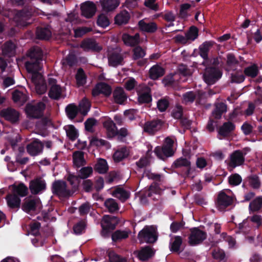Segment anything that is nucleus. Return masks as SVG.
<instances>
[{
    "instance_id": "24",
    "label": "nucleus",
    "mask_w": 262,
    "mask_h": 262,
    "mask_svg": "<svg viewBox=\"0 0 262 262\" xmlns=\"http://www.w3.org/2000/svg\"><path fill=\"white\" fill-rule=\"evenodd\" d=\"M113 96L115 102L119 104H124L127 98V95L121 87H117L113 93Z\"/></svg>"
},
{
    "instance_id": "48",
    "label": "nucleus",
    "mask_w": 262,
    "mask_h": 262,
    "mask_svg": "<svg viewBox=\"0 0 262 262\" xmlns=\"http://www.w3.org/2000/svg\"><path fill=\"white\" fill-rule=\"evenodd\" d=\"M244 74L251 78H255L256 77L259 73L258 67L256 64L247 67L245 68L244 70Z\"/></svg>"
},
{
    "instance_id": "44",
    "label": "nucleus",
    "mask_w": 262,
    "mask_h": 262,
    "mask_svg": "<svg viewBox=\"0 0 262 262\" xmlns=\"http://www.w3.org/2000/svg\"><path fill=\"white\" fill-rule=\"evenodd\" d=\"M65 111L68 117L73 120L77 116L79 110L76 105L71 103L66 106Z\"/></svg>"
},
{
    "instance_id": "53",
    "label": "nucleus",
    "mask_w": 262,
    "mask_h": 262,
    "mask_svg": "<svg viewBox=\"0 0 262 262\" xmlns=\"http://www.w3.org/2000/svg\"><path fill=\"white\" fill-rule=\"evenodd\" d=\"M191 5L188 3H185L180 5L179 17L182 19L188 17V11L190 10Z\"/></svg>"
},
{
    "instance_id": "27",
    "label": "nucleus",
    "mask_w": 262,
    "mask_h": 262,
    "mask_svg": "<svg viewBox=\"0 0 262 262\" xmlns=\"http://www.w3.org/2000/svg\"><path fill=\"white\" fill-rule=\"evenodd\" d=\"M214 42L213 41H206L201 44L199 48V54L203 59L204 61L208 58V53L210 49L214 45Z\"/></svg>"
},
{
    "instance_id": "13",
    "label": "nucleus",
    "mask_w": 262,
    "mask_h": 262,
    "mask_svg": "<svg viewBox=\"0 0 262 262\" xmlns=\"http://www.w3.org/2000/svg\"><path fill=\"white\" fill-rule=\"evenodd\" d=\"M0 116L11 123H16L19 121V113L11 107L2 109L0 111Z\"/></svg>"
},
{
    "instance_id": "49",
    "label": "nucleus",
    "mask_w": 262,
    "mask_h": 262,
    "mask_svg": "<svg viewBox=\"0 0 262 262\" xmlns=\"http://www.w3.org/2000/svg\"><path fill=\"white\" fill-rule=\"evenodd\" d=\"M262 207V196H258L251 202L249 208L253 212L258 211Z\"/></svg>"
},
{
    "instance_id": "28",
    "label": "nucleus",
    "mask_w": 262,
    "mask_h": 262,
    "mask_svg": "<svg viewBox=\"0 0 262 262\" xmlns=\"http://www.w3.org/2000/svg\"><path fill=\"white\" fill-rule=\"evenodd\" d=\"M235 128L234 124L230 121L226 122L219 128L218 134L219 135L226 137Z\"/></svg>"
},
{
    "instance_id": "60",
    "label": "nucleus",
    "mask_w": 262,
    "mask_h": 262,
    "mask_svg": "<svg viewBox=\"0 0 262 262\" xmlns=\"http://www.w3.org/2000/svg\"><path fill=\"white\" fill-rule=\"evenodd\" d=\"M108 257L110 262H126L125 258L116 254L114 251H111L108 254Z\"/></svg>"
},
{
    "instance_id": "18",
    "label": "nucleus",
    "mask_w": 262,
    "mask_h": 262,
    "mask_svg": "<svg viewBox=\"0 0 262 262\" xmlns=\"http://www.w3.org/2000/svg\"><path fill=\"white\" fill-rule=\"evenodd\" d=\"M46 188V183L44 180L40 178L32 180L30 182L29 189L33 194H38Z\"/></svg>"
},
{
    "instance_id": "43",
    "label": "nucleus",
    "mask_w": 262,
    "mask_h": 262,
    "mask_svg": "<svg viewBox=\"0 0 262 262\" xmlns=\"http://www.w3.org/2000/svg\"><path fill=\"white\" fill-rule=\"evenodd\" d=\"M172 99L168 96L161 98L157 101V108L160 112H165L169 107Z\"/></svg>"
},
{
    "instance_id": "7",
    "label": "nucleus",
    "mask_w": 262,
    "mask_h": 262,
    "mask_svg": "<svg viewBox=\"0 0 262 262\" xmlns=\"http://www.w3.org/2000/svg\"><path fill=\"white\" fill-rule=\"evenodd\" d=\"M172 168H183L181 175L184 177H189L191 170V162L190 161L183 157H181L176 159L171 165Z\"/></svg>"
},
{
    "instance_id": "8",
    "label": "nucleus",
    "mask_w": 262,
    "mask_h": 262,
    "mask_svg": "<svg viewBox=\"0 0 262 262\" xmlns=\"http://www.w3.org/2000/svg\"><path fill=\"white\" fill-rule=\"evenodd\" d=\"M164 123V121L160 119L146 121L143 126V131L149 135H154L161 129Z\"/></svg>"
},
{
    "instance_id": "32",
    "label": "nucleus",
    "mask_w": 262,
    "mask_h": 262,
    "mask_svg": "<svg viewBox=\"0 0 262 262\" xmlns=\"http://www.w3.org/2000/svg\"><path fill=\"white\" fill-rule=\"evenodd\" d=\"M100 3L102 9L107 12L113 11L119 5L118 0H101Z\"/></svg>"
},
{
    "instance_id": "51",
    "label": "nucleus",
    "mask_w": 262,
    "mask_h": 262,
    "mask_svg": "<svg viewBox=\"0 0 262 262\" xmlns=\"http://www.w3.org/2000/svg\"><path fill=\"white\" fill-rule=\"evenodd\" d=\"M66 130L67 136L71 141H74L78 138V131L73 125L67 126V128H66Z\"/></svg>"
},
{
    "instance_id": "61",
    "label": "nucleus",
    "mask_w": 262,
    "mask_h": 262,
    "mask_svg": "<svg viewBox=\"0 0 262 262\" xmlns=\"http://www.w3.org/2000/svg\"><path fill=\"white\" fill-rule=\"evenodd\" d=\"M145 55V52L140 46H137L133 49V58L134 60L142 58Z\"/></svg>"
},
{
    "instance_id": "63",
    "label": "nucleus",
    "mask_w": 262,
    "mask_h": 262,
    "mask_svg": "<svg viewBox=\"0 0 262 262\" xmlns=\"http://www.w3.org/2000/svg\"><path fill=\"white\" fill-rule=\"evenodd\" d=\"M196 95L193 91L186 92L183 95V98L186 103H192L196 98Z\"/></svg>"
},
{
    "instance_id": "25",
    "label": "nucleus",
    "mask_w": 262,
    "mask_h": 262,
    "mask_svg": "<svg viewBox=\"0 0 262 262\" xmlns=\"http://www.w3.org/2000/svg\"><path fill=\"white\" fill-rule=\"evenodd\" d=\"M155 254L153 249L149 246L142 247L138 253V258L142 261H146L151 258Z\"/></svg>"
},
{
    "instance_id": "46",
    "label": "nucleus",
    "mask_w": 262,
    "mask_h": 262,
    "mask_svg": "<svg viewBox=\"0 0 262 262\" xmlns=\"http://www.w3.org/2000/svg\"><path fill=\"white\" fill-rule=\"evenodd\" d=\"M86 75L83 69L79 68L75 75L77 84L78 86H83L86 82Z\"/></svg>"
},
{
    "instance_id": "56",
    "label": "nucleus",
    "mask_w": 262,
    "mask_h": 262,
    "mask_svg": "<svg viewBox=\"0 0 262 262\" xmlns=\"http://www.w3.org/2000/svg\"><path fill=\"white\" fill-rule=\"evenodd\" d=\"M245 79V76L242 73L241 71H237L231 75V82L232 83H240L243 82Z\"/></svg>"
},
{
    "instance_id": "33",
    "label": "nucleus",
    "mask_w": 262,
    "mask_h": 262,
    "mask_svg": "<svg viewBox=\"0 0 262 262\" xmlns=\"http://www.w3.org/2000/svg\"><path fill=\"white\" fill-rule=\"evenodd\" d=\"M16 47L12 41H7L2 46L3 54L5 56H11L15 54Z\"/></svg>"
},
{
    "instance_id": "62",
    "label": "nucleus",
    "mask_w": 262,
    "mask_h": 262,
    "mask_svg": "<svg viewBox=\"0 0 262 262\" xmlns=\"http://www.w3.org/2000/svg\"><path fill=\"white\" fill-rule=\"evenodd\" d=\"M242 177L237 173L231 174L228 178V182L230 185L237 186L242 182Z\"/></svg>"
},
{
    "instance_id": "40",
    "label": "nucleus",
    "mask_w": 262,
    "mask_h": 262,
    "mask_svg": "<svg viewBox=\"0 0 262 262\" xmlns=\"http://www.w3.org/2000/svg\"><path fill=\"white\" fill-rule=\"evenodd\" d=\"M130 233V231L117 230L112 234V241L114 242H117L126 239L128 237Z\"/></svg>"
},
{
    "instance_id": "9",
    "label": "nucleus",
    "mask_w": 262,
    "mask_h": 262,
    "mask_svg": "<svg viewBox=\"0 0 262 262\" xmlns=\"http://www.w3.org/2000/svg\"><path fill=\"white\" fill-rule=\"evenodd\" d=\"M233 201V196L228 195L224 191H221L218 194L216 204L219 210L222 211L232 205Z\"/></svg>"
},
{
    "instance_id": "36",
    "label": "nucleus",
    "mask_w": 262,
    "mask_h": 262,
    "mask_svg": "<svg viewBox=\"0 0 262 262\" xmlns=\"http://www.w3.org/2000/svg\"><path fill=\"white\" fill-rule=\"evenodd\" d=\"M37 201L35 199H28L22 204L21 208L27 213L35 211L37 208Z\"/></svg>"
},
{
    "instance_id": "39",
    "label": "nucleus",
    "mask_w": 262,
    "mask_h": 262,
    "mask_svg": "<svg viewBox=\"0 0 262 262\" xmlns=\"http://www.w3.org/2000/svg\"><path fill=\"white\" fill-rule=\"evenodd\" d=\"M227 111V105L223 102L219 103L216 105L212 114L216 119H220L223 114Z\"/></svg>"
},
{
    "instance_id": "57",
    "label": "nucleus",
    "mask_w": 262,
    "mask_h": 262,
    "mask_svg": "<svg viewBox=\"0 0 262 262\" xmlns=\"http://www.w3.org/2000/svg\"><path fill=\"white\" fill-rule=\"evenodd\" d=\"M219 64L220 61L217 57L211 58L208 57L202 62V65L205 67H219Z\"/></svg>"
},
{
    "instance_id": "50",
    "label": "nucleus",
    "mask_w": 262,
    "mask_h": 262,
    "mask_svg": "<svg viewBox=\"0 0 262 262\" xmlns=\"http://www.w3.org/2000/svg\"><path fill=\"white\" fill-rule=\"evenodd\" d=\"M114 134L113 138L117 137L118 141L123 142L125 138L128 136V132L127 128L122 127L119 130L117 128Z\"/></svg>"
},
{
    "instance_id": "1",
    "label": "nucleus",
    "mask_w": 262,
    "mask_h": 262,
    "mask_svg": "<svg viewBox=\"0 0 262 262\" xmlns=\"http://www.w3.org/2000/svg\"><path fill=\"white\" fill-rule=\"evenodd\" d=\"M28 60L25 62V66L27 71L32 74L31 80L35 86L38 94L41 95L46 93L47 85L42 75L39 73L42 68L43 52L38 46L31 47L26 54Z\"/></svg>"
},
{
    "instance_id": "23",
    "label": "nucleus",
    "mask_w": 262,
    "mask_h": 262,
    "mask_svg": "<svg viewBox=\"0 0 262 262\" xmlns=\"http://www.w3.org/2000/svg\"><path fill=\"white\" fill-rule=\"evenodd\" d=\"M122 39L126 46L135 47L140 42V35L139 33H136L132 36L127 33H123L122 35Z\"/></svg>"
},
{
    "instance_id": "29",
    "label": "nucleus",
    "mask_w": 262,
    "mask_h": 262,
    "mask_svg": "<svg viewBox=\"0 0 262 262\" xmlns=\"http://www.w3.org/2000/svg\"><path fill=\"white\" fill-rule=\"evenodd\" d=\"M36 38L40 40H48L52 35V33L48 27H38L36 30Z\"/></svg>"
},
{
    "instance_id": "34",
    "label": "nucleus",
    "mask_w": 262,
    "mask_h": 262,
    "mask_svg": "<svg viewBox=\"0 0 262 262\" xmlns=\"http://www.w3.org/2000/svg\"><path fill=\"white\" fill-rule=\"evenodd\" d=\"M108 60L110 66L116 67L120 64H122L123 58L121 54L114 52L109 55Z\"/></svg>"
},
{
    "instance_id": "47",
    "label": "nucleus",
    "mask_w": 262,
    "mask_h": 262,
    "mask_svg": "<svg viewBox=\"0 0 262 262\" xmlns=\"http://www.w3.org/2000/svg\"><path fill=\"white\" fill-rule=\"evenodd\" d=\"M104 206L111 213H114L119 209L116 200L112 198L107 199L105 201Z\"/></svg>"
},
{
    "instance_id": "2",
    "label": "nucleus",
    "mask_w": 262,
    "mask_h": 262,
    "mask_svg": "<svg viewBox=\"0 0 262 262\" xmlns=\"http://www.w3.org/2000/svg\"><path fill=\"white\" fill-rule=\"evenodd\" d=\"M173 144V140L169 137H166L162 146H157L155 147L154 152L158 158L164 160L174 155Z\"/></svg>"
},
{
    "instance_id": "52",
    "label": "nucleus",
    "mask_w": 262,
    "mask_h": 262,
    "mask_svg": "<svg viewBox=\"0 0 262 262\" xmlns=\"http://www.w3.org/2000/svg\"><path fill=\"white\" fill-rule=\"evenodd\" d=\"M250 186L253 189H259L260 186V182L259 177L256 174H253L247 178Z\"/></svg>"
},
{
    "instance_id": "6",
    "label": "nucleus",
    "mask_w": 262,
    "mask_h": 262,
    "mask_svg": "<svg viewBox=\"0 0 262 262\" xmlns=\"http://www.w3.org/2000/svg\"><path fill=\"white\" fill-rule=\"evenodd\" d=\"M207 237V233L198 228L194 227L190 229V234L188 237V243L190 246H194L201 244Z\"/></svg>"
},
{
    "instance_id": "5",
    "label": "nucleus",
    "mask_w": 262,
    "mask_h": 262,
    "mask_svg": "<svg viewBox=\"0 0 262 262\" xmlns=\"http://www.w3.org/2000/svg\"><path fill=\"white\" fill-rule=\"evenodd\" d=\"M51 189L52 193L59 197L68 198L73 193V191L67 188L66 182L62 180L55 181Z\"/></svg>"
},
{
    "instance_id": "30",
    "label": "nucleus",
    "mask_w": 262,
    "mask_h": 262,
    "mask_svg": "<svg viewBox=\"0 0 262 262\" xmlns=\"http://www.w3.org/2000/svg\"><path fill=\"white\" fill-rule=\"evenodd\" d=\"M8 206L12 209L19 208L20 205L21 200L19 197L14 194L9 193L6 196Z\"/></svg>"
},
{
    "instance_id": "10",
    "label": "nucleus",
    "mask_w": 262,
    "mask_h": 262,
    "mask_svg": "<svg viewBox=\"0 0 262 262\" xmlns=\"http://www.w3.org/2000/svg\"><path fill=\"white\" fill-rule=\"evenodd\" d=\"M32 15V11L26 8L18 11L15 15V18L18 25L25 27L30 25L32 22L29 20Z\"/></svg>"
},
{
    "instance_id": "15",
    "label": "nucleus",
    "mask_w": 262,
    "mask_h": 262,
    "mask_svg": "<svg viewBox=\"0 0 262 262\" xmlns=\"http://www.w3.org/2000/svg\"><path fill=\"white\" fill-rule=\"evenodd\" d=\"M246 152H243L241 150H236L230 155V166L235 168L242 165L245 162V156Z\"/></svg>"
},
{
    "instance_id": "31",
    "label": "nucleus",
    "mask_w": 262,
    "mask_h": 262,
    "mask_svg": "<svg viewBox=\"0 0 262 262\" xmlns=\"http://www.w3.org/2000/svg\"><path fill=\"white\" fill-rule=\"evenodd\" d=\"M73 162L74 165L78 168L86 164L84 152L79 150L74 151L73 154Z\"/></svg>"
},
{
    "instance_id": "4",
    "label": "nucleus",
    "mask_w": 262,
    "mask_h": 262,
    "mask_svg": "<svg viewBox=\"0 0 262 262\" xmlns=\"http://www.w3.org/2000/svg\"><path fill=\"white\" fill-rule=\"evenodd\" d=\"M222 71L219 67H205L203 79L208 85H212L222 77Z\"/></svg>"
},
{
    "instance_id": "17",
    "label": "nucleus",
    "mask_w": 262,
    "mask_h": 262,
    "mask_svg": "<svg viewBox=\"0 0 262 262\" xmlns=\"http://www.w3.org/2000/svg\"><path fill=\"white\" fill-rule=\"evenodd\" d=\"M81 10L82 16L87 18H90L95 15L96 11V6L93 2L87 1L81 4Z\"/></svg>"
},
{
    "instance_id": "16",
    "label": "nucleus",
    "mask_w": 262,
    "mask_h": 262,
    "mask_svg": "<svg viewBox=\"0 0 262 262\" xmlns=\"http://www.w3.org/2000/svg\"><path fill=\"white\" fill-rule=\"evenodd\" d=\"M43 144L37 139L27 145V151L32 156H37L42 152Z\"/></svg>"
},
{
    "instance_id": "58",
    "label": "nucleus",
    "mask_w": 262,
    "mask_h": 262,
    "mask_svg": "<svg viewBox=\"0 0 262 262\" xmlns=\"http://www.w3.org/2000/svg\"><path fill=\"white\" fill-rule=\"evenodd\" d=\"M97 24L98 26L104 28L110 25V21L105 15L101 14L98 17Z\"/></svg>"
},
{
    "instance_id": "38",
    "label": "nucleus",
    "mask_w": 262,
    "mask_h": 262,
    "mask_svg": "<svg viewBox=\"0 0 262 262\" xmlns=\"http://www.w3.org/2000/svg\"><path fill=\"white\" fill-rule=\"evenodd\" d=\"M94 170L99 173H105L108 170V166L106 160L99 159L94 166Z\"/></svg>"
},
{
    "instance_id": "45",
    "label": "nucleus",
    "mask_w": 262,
    "mask_h": 262,
    "mask_svg": "<svg viewBox=\"0 0 262 262\" xmlns=\"http://www.w3.org/2000/svg\"><path fill=\"white\" fill-rule=\"evenodd\" d=\"M182 244V238L180 236H174V241L170 243L169 248L172 252L180 253V249Z\"/></svg>"
},
{
    "instance_id": "22",
    "label": "nucleus",
    "mask_w": 262,
    "mask_h": 262,
    "mask_svg": "<svg viewBox=\"0 0 262 262\" xmlns=\"http://www.w3.org/2000/svg\"><path fill=\"white\" fill-rule=\"evenodd\" d=\"M10 187L12 189V193L19 198L25 197L28 194V188L23 183H19L18 184H14Z\"/></svg>"
},
{
    "instance_id": "12",
    "label": "nucleus",
    "mask_w": 262,
    "mask_h": 262,
    "mask_svg": "<svg viewBox=\"0 0 262 262\" xmlns=\"http://www.w3.org/2000/svg\"><path fill=\"white\" fill-rule=\"evenodd\" d=\"M138 238L141 243L153 244L157 240V236L155 234L154 232L147 227H144L141 230L138 235Z\"/></svg>"
},
{
    "instance_id": "54",
    "label": "nucleus",
    "mask_w": 262,
    "mask_h": 262,
    "mask_svg": "<svg viewBox=\"0 0 262 262\" xmlns=\"http://www.w3.org/2000/svg\"><path fill=\"white\" fill-rule=\"evenodd\" d=\"M199 30L195 26H191L189 30L186 33V36L188 40L194 41L198 37Z\"/></svg>"
},
{
    "instance_id": "42",
    "label": "nucleus",
    "mask_w": 262,
    "mask_h": 262,
    "mask_svg": "<svg viewBox=\"0 0 262 262\" xmlns=\"http://www.w3.org/2000/svg\"><path fill=\"white\" fill-rule=\"evenodd\" d=\"M130 18L128 12L124 11L118 14L115 17V22L118 25L126 24Z\"/></svg>"
},
{
    "instance_id": "3",
    "label": "nucleus",
    "mask_w": 262,
    "mask_h": 262,
    "mask_svg": "<svg viewBox=\"0 0 262 262\" xmlns=\"http://www.w3.org/2000/svg\"><path fill=\"white\" fill-rule=\"evenodd\" d=\"M45 108L46 105L42 102L28 103L25 106V112L29 118L39 119L43 116Z\"/></svg>"
},
{
    "instance_id": "35",
    "label": "nucleus",
    "mask_w": 262,
    "mask_h": 262,
    "mask_svg": "<svg viewBox=\"0 0 262 262\" xmlns=\"http://www.w3.org/2000/svg\"><path fill=\"white\" fill-rule=\"evenodd\" d=\"M129 155V152L125 147L121 148L116 150L113 155L115 162L118 163L126 158Z\"/></svg>"
},
{
    "instance_id": "59",
    "label": "nucleus",
    "mask_w": 262,
    "mask_h": 262,
    "mask_svg": "<svg viewBox=\"0 0 262 262\" xmlns=\"http://www.w3.org/2000/svg\"><path fill=\"white\" fill-rule=\"evenodd\" d=\"M86 224L84 221L81 220L73 226V231L76 234H80L85 230Z\"/></svg>"
},
{
    "instance_id": "64",
    "label": "nucleus",
    "mask_w": 262,
    "mask_h": 262,
    "mask_svg": "<svg viewBox=\"0 0 262 262\" xmlns=\"http://www.w3.org/2000/svg\"><path fill=\"white\" fill-rule=\"evenodd\" d=\"M137 84L138 82L135 78L129 77V79L124 83V88L126 90L130 91L135 89Z\"/></svg>"
},
{
    "instance_id": "41",
    "label": "nucleus",
    "mask_w": 262,
    "mask_h": 262,
    "mask_svg": "<svg viewBox=\"0 0 262 262\" xmlns=\"http://www.w3.org/2000/svg\"><path fill=\"white\" fill-rule=\"evenodd\" d=\"M113 195L122 202H125L129 198L130 192L123 188H118L114 190Z\"/></svg>"
},
{
    "instance_id": "37",
    "label": "nucleus",
    "mask_w": 262,
    "mask_h": 262,
    "mask_svg": "<svg viewBox=\"0 0 262 262\" xmlns=\"http://www.w3.org/2000/svg\"><path fill=\"white\" fill-rule=\"evenodd\" d=\"M62 89L60 85L58 84H54L50 87L48 93L49 97L53 99L58 100L61 96Z\"/></svg>"
},
{
    "instance_id": "26",
    "label": "nucleus",
    "mask_w": 262,
    "mask_h": 262,
    "mask_svg": "<svg viewBox=\"0 0 262 262\" xmlns=\"http://www.w3.org/2000/svg\"><path fill=\"white\" fill-rule=\"evenodd\" d=\"M165 69L158 64L151 67L149 71V78L154 80L158 79L165 74Z\"/></svg>"
},
{
    "instance_id": "20",
    "label": "nucleus",
    "mask_w": 262,
    "mask_h": 262,
    "mask_svg": "<svg viewBox=\"0 0 262 262\" xmlns=\"http://www.w3.org/2000/svg\"><path fill=\"white\" fill-rule=\"evenodd\" d=\"M139 29L148 33H154L158 30V26L155 22L146 23L144 19L140 20L138 24Z\"/></svg>"
},
{
    "instance_id": "19",
    "label": "nucleus",
    "mask_w": 262,
    "mask_h": 262,
    "mask_svg": "<svg viewBox=\"0 0 262 262\" xmlns=\"http://www.w3.org/2000/svg\"><path fill=\"white\" fill-rule=\"evenodd\" d=\"M84 51L89 52L90 51L99 52L102 48L99 47L96 41L91 38H86L83 39L80 45Z\"/></svg>"
},
{
    "instance_id": "11",
    "label": "nucleus",
    "mask_w": 262,
    "mask_h": 262,
    "mask_svg": "<svg viewBox=\"0 0 262 262\" xmlns=\"http://www.w3.org/2000/svg\"><path fill=\"white\" fill-rule=\"evenodd\" d=\"M112 93V89L111 86L104 82H100L97 83L92 91V94L94 97L103 94L104 96L108 97Z\"/></svg>"
},
{
    "instance_id": "21",
    "label": "nucleus",
    "mask_w": 262,
    "mask_h": 262,
    "mask_svg": "<svg viewBox=\"0 0 262 262\" xmlns=\"http://www.w3.org/2000/svg\"><path fill=\"white\" fill-rule=\"evenodd\" d=\"M102 123L106 130L107 138L108 139H112L113 135L117 128L116 123L110 118H105Z\"/></svg>"
},
{
    "instance_id": "14",
    "label": "nucleus",
    "mask_w": 262,
    "mask_h": 262,
    "mask_svg": "<svg viewBox=\"0 0 262 262\" xmlns=\"http://www.w3.org/2000/svg\"><path fill=\"white\" fill-rule=\"evenodd\" d=\"M138 102L139 104H148L152 101V96L150 89L144 85L142 90H137Z\"/></svg>"
},
{
    "instance_id": "55",
    "label": "nucleus",
    "mask_w": 262,
    "mask_h": 262,
    "mask_svg": "<svg viewBox=\"0 0 262 262\" xmlns=\"http://www.w3.org/2000/svg\"><path fill=\"white\" fill-rule=\"evenodd\" d=\"M92 173L93 168L91 167H83L79 170L78 176L80 179H85L89 178Z\"/></svg>"
}]
</instances>
